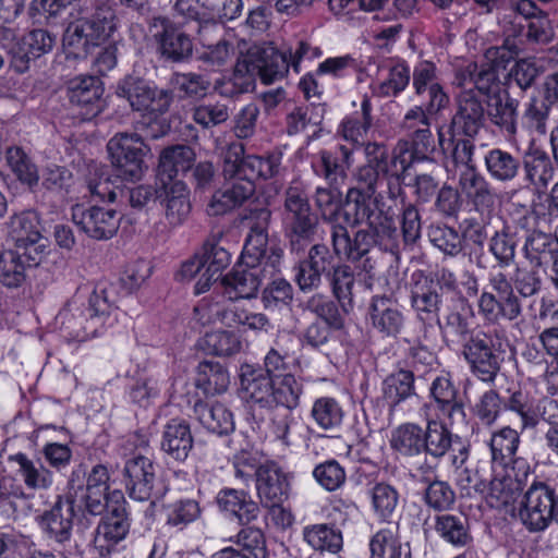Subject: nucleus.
Instances as JSON below:
<instances>
[{"label": "nucleus", "instance_id": "26", "mask_svg": "<svg viewBox=\"0 0 558 558\" xmlns=\"http://www.w3.org/2000/svg\"><path fill=\"white\" fill-rule=\"evenodd\" d=\"M372 326L386 337H397L404 325V316L398 301L387 295H374L368 306Z\"/></svg>", "mask_w": 558, "mask_h": 558}, {"label": "nucleus", "instance_id": "49", "mask_svg": "<svg viewBox=\"0 0 558 558\" xmlns=\"http://www.w3.org/2000/svg\"><path fill=\"white\" fill-rule=\"evenodd\" d=\"M8 225V234L15 246L37 244L41 234L38 217L35 211L27 210L13 215Z\"/></svg>", "mask_w": 558, "mask_h": 558}, {"label": "nucleus", "instance_id": "54", "mask_svg": "<svg viewBox=\"0 0 558 558\" xmlns=\"http://www.w3.org/2000/svg\"><path fill=\"white\" fill-rule=\"evenodd\" d=\"M311 417L322 430L337 433L342 426L344 411L335 398L320 397L313 402Z\"/></svg>", "mask_w": 558, "mask_h": 558}, {"label": "nucleus", "instance_id": "43", "mask_svg": "<svg viewBox=\"0 0 558 558\" xmlns=\"http://www.w3.org/2000/svg\"><path fill=\"white\" fill-rule=\"evenodd\" d=\"M121 498H123L121 496ZM101 518L96 532L111 544H118L123 541L130 531V520L128 517L125 500L114 501L109 510Z\"/></svg>", "mask_w": 558, "mask_h": 558}, {"label": "nucleus", "instance_id": "2", "mask_svg": "<svg viewBox=\"0 0 558 558\" xmlns=\"http://www.w3.org/2000/svg\"><path fill=\"white\" fill-rule=\"evenodd\" d=\"M379 245L386 251L395 252L399 250L400 235L392 216L384 209H378L377 217L366 229L357 230L353 238L347 234V244H344L338 254H345L350 263L354 264L369 277L378 266L379 257L383 255Z\"/></svg>", "mask_w": 558, "mask_h": 558}, {"label": "nucleus", "instance_id": "46", "mask_svg": "<svg viewBox=\"0 0 558 558\" xmlns=\"http://www.w3.org/2000/svg\"><path fill=\"white\" fill-rule=\"evenodd\" d=\"M194 159L193 149L186 145H177L163 149L158 165V174L161 182H173V179L180 172L191 169Z\"/></svg>", "mask_w": 558, "mask_h": 558}, {"label": "nucleus", "instance_id": "20", "mask_svg": "<svg viewBox=\"0 0 558 558\" xmlns=\"http://www.w3.org/2000/svg\"><path fill=\"white\" fill-rule=\"evenodd\" d=\"M337 186H318L314 193L315 206L319 211L322 220L328 225L330 233V243L338 253L347 244V234L349 232L344 225H341L342 206L339 199Z\"/></svg>", "mask_w": 558, "mask_h": 558}, {"label": "nucleus", "instance_id": "37", "mask_svg": "<svg viewBox=\"0 0 558 558\" xmlns=\"http://www.w3.org/2000/svg\"><path fill=\"white\" fill-rule=\"evenodd\" d=\"M484 162L489 177L499 183H512L519 179L522 172V159L501 148L488 150Z\"/></svg>", "mask_w": 558, "mask_h": 558}, {"label": "nucleus", "instance_id": "44", "mask_svg": "<svg viewBox=\"0 0 558 558\" xmlns=\"http://www.w3.org/2000/svg\"><path fill=\"white\" fill-rule=\"evenodd\" d=\"M332 296L338 301L342 312L349 314L353 311V289L355 286V272L351 265L340 263L326 277Z\"/></svg>", "mask_w": 558, "mask_h": 558}, {"label": "nucleus", "instance_id": "31", "mask_svg": "<svg viewBox=\"0 0 558 558\" xmlns=\"http://www.w3.org/2000/svg\"><path fill=\"white\" fill-rule=\"evenodd\" d=\"M216 501L221 511L234 517L241 524H250L259 515V505L243 489L222 488Z\"/></svg>", "mask_w": 558, "mask_h": 558}, {"label": "nucleus", "instance_id": "5", "mask_svg": "<svg viewBox=\"0 0 558 558\" xmlns=\"http://www.w3.org/2000/svg\"><path fill=\"white\" fill-rule=\"evenodd\" d=\"M284 221L290 250L301 253L314 240L319 216L313 210L305 187L292 182L284 191Z\"/></svg>", "mask_w": 558, "mask_h": 558}, {"label": "nucleus", "instance_id": "32", "mask_svg": "<svg viewBox=\"0 0 558 558\" xmlns=\"http://www.w3.org/2000/svg\"><path fill=\"white\" fill-rule=\"evenodd\" d=\"M352 161V149L340 145L335 151L322 150L313 167L315 172L323 177L330 186H338L347 179V171Z\"/></svg>", "mask_w": 558, "mask_h": 558}, {"label": "nucleus", "instance_id": "14", "mask_svg": "<svg viewBox=\"0 0 558 558\" xmlns=\"http://www.w3.org/2000/svg\"><path fill=\"white\" fill-rule=\"evenodd\" d=\"M75 504L72 495L58 496L53 506L44 512L41 523L49 541L62 548L80 549L72 539Z\"/></svg>", "mask_w": 558, "mask_h": 558}, {"label": "nucleus", "instance_id": "38", "mask_svg": "<svg viewBox=\"0 0 558 558\" xmlns=\"http://www.w3.org/2000/svg\"><path fill=\"white\" fill-rule=\"evenodd\" d=\"M193 414L207 430L219 436L234 430L233 415L222 403L197 400L193 405Z\"/></svg>", "mask_w": 558, "mask_h": 558}, {"label": "nucleus", "instance_id": "40", "mask_svg": "<svg viewBox=\"0 0 558 558\" xmlns=\"http://www.w3.org/2000/svg\"><path fill=\"white\" fill-rule=\"evenodd\" d=\"M434 527L436 533L452 546L466 547L473 541L469 518L462 512L436 515Z\"/></svg>", "mask_w": 558, "mask_h": 558}, {"label": "nucleus", "instance_id": "19", "mask_svg": "<svg viewBox=\"0 0 558 558\" xmlns=\"http://www.w3.org/2000/svg\"><path fill=\"white\" fill-rule=\"evenodd\" d=\"M155 21L162 27L154 35L161 58L172 63L190 61L194 51L192 37L168 17L158 16Z\"/></svg>", "mask_w": 558, "mask_h": 558}, {"label": "nucleus", "instance_id": "41", "mask_svg": "<svg viewBox=\"0 0 558 558\" xmlns=\"http://www.w3.org/2000/svg\"><path fill=\"white\" fill-rule=\"evenodd\" d=\"M524 255L536 268H546L558 262V240L545 232H532L524 244Z\"/></svg>", "mask_w": 558, "mask_h": 558}, {"label": "nucleus", "instance_id": "55", "mask_svg": "<svg viewBox=\"0 0 558 558\" xmlns=\"http://www.w3.org/2000/svg\"><path fill=\"white\" fill-rule=\"evenodd\" d=\"M411 142L399 141L397 148L404 150V157L409 161V169L416 161L428 160L436 150V144L430 128L416 130L411 134Z\"/></svg>", "mask_w": 558, "mask_h": 558}, {"label": "nucleus", "instance_id": "51", "mask_svg": "<svg viewBox=\"0 0 558 558\" xmlns=\"http://www.w3.org/2000/svg\"><path fill=\"white\" fill-rule=\"evenodd\" d=\"M302 307L315 314L318 320L332 330H341L344 327V313L336 299L332 300L324 293H315L302 304Z\"/></svg>", "mask_w": 558, "mask_h": 558}, {"label": "nucleus", "instance_id": "62", "mask_svg": "<svg viewBox=\"0 0 558 558\" xmlns=\"http://www.w3.org/2000/svg\"><path fill=\"white\" fill-rule=\"evenodd\" d=\"M221 235L215 234L208 238L198 253L206 271L220 276L231 263L230 252L220 244Z\"/></svg>", "mask_w": 558, "mask_h": 558}, {"label": "nucleus", "instance_id": "28", "mask_svg": "<svg viewBox=\"0 0 558 558\" xmlns=\"http://www.w3.org/2000/svg\"><path fill=\"white\" fill-rule=\"evenodd\" d=\"M519 101L507 92L488 95L485 100L486 119L505 136L512 137L517 133Z\"/></svg>", "mask_w": 558, "mask_h": 558}, {"label": "nucleus", "instance_id": "34", "mask_svg": "<svg viewBox=\"0 0 558 558\" xmlns=\"http://www.w3.org/2000/svg\"><path fill=\"white\" fill-rule=\"evenodd\" d=\"M522 170L525 181L538 191H544L554 181L555 167L548 154L539 148L530 146L522 158Z\"/></svg>", "mask_w": 558, "mask_h": 558}, {"label": "nucleus", "instance_id": "50", "mask_svg": "<svg viewBox=\"0 0 558 558\" xmlns=\"http://www.w3.org/2000/svg\"><path fill=\"white\" fill-rule=\"evenodd\" d=\"M383 392L391 409L416 396L413 371L401 368L388 375L383 384Z\"/></svg>", "mask_w": 558, "mask_h": 558}, {"label": "nucleus", "instance_id": "1", "mask_svg": "<svg viewBox=\"0 0 558 558\" xmlns=\"http://www.w3.org/2000/svg\"><path fill=\"white\" fill-rule=\"evenodd\" d=\"M290 69L288 53L272 43L254 44L241 52L231 75L215 81L214 89L222 97L235 98L255 88L256 77L272 84L286 77Z\"/></svg>", "mask_w": 558, "mask_h": 558}, {"label": "nucleus", "instance_id": "22", "mask_svg": "<svg viewBox=\"0 0 558 558\" xmlns=\"http://www.w3.org/2000/svg\"><path fill=\"white\" fill-rule=\"evenodd\" d=\"M225 184L217 190L207 204L209 216H222L241 207L255 194V183L236 177H225Z\"/></svg>", "mask_w": 558, "mask_h": 558}, {"label": "nucleus", "instance_id": "60", "mask_svg": "<svg viewBox=\"0 0 558 558\" xmlns=\"http://www.w3.org/2000/svg\"><path fill=\"white\" fill-rule=\"evenodd\" d=\"M170 83L181 97L193 99L205 97L211 85L205 75L195 72H175L171 75Z\"/></svg>", "mask_w": 558, "mask_h": 558}, {"label": "nucleus", "instance_id": "64", "mask_svg": "<svg viewBox=\"0 0 558 558\" xmlns=\"http://www.w3.org/2000/svg\"><path fill=\"white\" fill-rule=\"evenodd\" d=\"M304 539L314 549L337 553L342 546V535L327 524H316L304 530Z\"/></svg>", "mask_w": 558, "mask_h": 558}, {"label": "nucleus", "instance_id": "9", "mask_svg": "<svg viewBox=\"0 0 558 558\" xmlns=\"http://www.w3.org/2000/svg\"><path fill=\"white\" fill-rule=\"evenodd\" d=\"M111 165L123 180L138 181L147 166L144 157L149 151L138 133L116 134L107 144Z\"/></svg>", "mask_w": 558, "mask_h": 558}, {"label": "nucleus", "instance_id": "17", "mask_svg": "<svg viewBox=\"0 0 558 558\" xmlns=\"http://www.w3.org/2000/svg\"><path fill=\"white\" fill-rule=\"evenodd\" d=\"M459 445L458 453L452 456L451 462L456 468H461L469 458L470 446L462 444L458 435L452 434L449 427L440 420H428L424 429V454L433 460H440L448 452L454 451Z\"/></svg>", "mask_w": 558, "mask_h": 558}, {"label": "nucleus", "instance_id": "33", "mask_svg": "<svg viewBox=\"0 0 558 558\" xmlns=\"http://www.w3.org/2000/svg\"><path fill=\"white\" fill-rule=\"evenodd\" d=\"M223 177H239L242 180H251L255 183L256 179H260L258 156L245 155L244 144L241 142H232L227 146L223 153Z\"/></svg>", "mask_w": 558, "mask_h": 558}, {"label": "nucleus", "instance_id": "21", "mask_svg": "<svg viewBox=\"0 0 558 558\" xmlns=\"http://www.w3.org/2000/svg\"><path fill=\"white\" fill-rule=\"evenodd\" d=\"M255 485L259 502L265 508L279 509V506L289 497L290 481L288 474L272 461L262 465Z\"/></svg>", "mask_w": 558, "mask_h": 558}, {"label": "nucleus", "instance_id": "8", "mask_svg": "<svg viewBox=\"0 0 558 558\" xmlns=\"http://www.w3.org/2000/svg\"><path fill=\"white\" fill-rule=\"evenodd\" d=\"M510 278L502 271L488 277L487 290L480 295L477 306L483 318L490 323L515 320L522 314L519 295Z\"/></svg>", "mask_w": 558, "mask_h": 558}, {"label": "nucleus", "instance_id": "11", "mask_svg": "<svg viewBox=\"0 0 558 558\" xmlns=\"http://www.w3.org/2000/svg\"><path fill=\"white\" fill-rule=\"evenodd\" d=\"M554 488L544 482H534L524 493L519 518L531 533L545 531L553 523Z\"/></svg>", "mask_w": 558, "mask_h": 558}, {"label": "nucleus", "instance_id": "7", "mask_svg": "<svg viewBox=\"0 0 558 558\" xmlns=\"http://www.w3.org/2000/svg\"><path fill=\"white\" fill-rule=\"evenodd\" d=\"M270 221V209L258 205L245 208L240 216L241 226L247 230L244 253L253 260L264 258L272 270H277L283 251L277 244H269L268 229Z\"/></svg>", "mask_w": 558, "mask_h": 558}, {"label": "nucleus", "instance_id": "57", "mask_svg": "<svg viewBox=\"0 0 558 558\" xmlns=\"http://www.w3.org/2000/svg\"><path fill=\"white\" fill-rule=\"evenodd\" d=\"M229 383V374L221 364L210 361L198 364L196 386L206 395L215 396L225 392Z\"/></svg>", "mask_w": 558, "mask_h": 558}, {"label": "nucleus", "instance_id": "29", "mask_svg": "<svg viewBox=\"0 0 558 558\" xmlns=\"http://www.w3.org/2000/svg\"><path fill=\"white\" fill-rule=\"evenodd\" d=\"M436 66L433 62L422 61L413 71V86L417 95L427 93V111L438 113L449 105V97L435 82Z\"/></svg>", "mask_w": 558, "mask_h": 558}, {"label": "nucleus", "instance_id": "24", "mask_svg": "<svg viewBox=\"0 0 558 558\" xmlns=\"http://www.w3.org/2000/svg\"><path fill=\"white\" fill-rule=\"evenodd\" d=\"M102 95L104 85L97 76H77L70 82V101L81 109L84 120H90L104 110Z\"/></svg>", "mask_w": 558, "mask_h": 558}, {"label": "nucleus", "instance_id": "39", "mask_svg": "<svg viewBox=\"0 0 558 558\" xmlns=\"http://www.w3.org/2000/svg\"><path fill=\"white\" fill-rule=\"evenodd\" d=\"M459 184L477 210L494 207L496 195L490 183L475 168L464 169L460 174Z\"/></svg>", "mask_w": 558, "mask_h": 558}, {"label": "nucleus", "instance_id": "47", "mask_svg": "<svg viewBox=\"0 0 558 558\" xmlns=\"http://www.w3.org/2000/svg\"><path fill=\"white\" fill-rule=\"evenodd\" d=\"M390 446L401 457H418L424 453V429L415 423L401 424L393 429Z\"/></svg>", "mask_w": 558, "mask_h": 558}, {"label": "nucleus", "instance_id": "56", "mask_svg": "<svg viewBox=\"0 0 558 558\" xmlns=\"http://www.w3.org/2000/svg\"><path fill=\"white\" fill-rule=\"evenodd\" d=\"M232 109L222 101H206L192 107V120L203 130H213L218 128L231 118Z\"/></svg>", "mask_w": 558, "mask_h": 558}, {"label": "nucleus", "instance_id": "52", "mask_svg": "<svg viewBox=\"0 0 558 558\" xmlns=\"http://www.w3.org/2000/svg\"><path fill=\"white\" fill-rule=\"evenodd\" d=\"M371 558H411L408 543L402 544L396 527L379 530L371 539Z\"/></svg>", "mask_w": 558, "mask_h": 558}, {"label": "nucleus", "instance_id": "15", "mask_svg": "<svg viewBox=\"0 0 558 558\" xmlns=\"http://www.w3.org/2000/svg\"><path fill=\"white\" fill-rule=\"evenodd\" d=\"M122 473L130 498L154 504L159 494L156 489V466L151 459L143 454L133 456L125 461Z\"/></svg>", "mask_w": 558, "mask_h": 558}, {"label": "nucleus", "instance_id": "58", "mask_svg": "<svg viewBox=\"0 0 558 558\" xmlns=\"http://www.w3.org/2000/svg\"><path fill=\"white\" fill-rule=\"evenodd\" d=\"M279 381L274 380V393L271 396V410L283 408L291 411L299 405L302 395V385L292 374H284L278 377Z\"/></svg>", "mask_w": 558, "mask_h": 558}, {"label": "nucleus", "instance_id": "3", "mask_svg": "<svg viewBox=\"0 0 558 558\" xmlns=\"http://www.w3.org/2000/svg\"><path fill=\"white\" fill-rule=\"evenodd\" d=\"M116 302L114 289L98 283L88 298L87 306L75 298L59 312L56 319L65 337L86 341L98 333L104 318L116 308Z\"/></svg>", "mask_w": 558, "mask_h": 558}, {"label": "nucleus", "instance_id": "30", "mask_svg": "<svg viewBox=\"0 0 558 558\" xmlns=\"http://www.w3.org/2000/svg\"><path fill=\"white\" fill-rule=\"evenodd\" d=\"M430 396L435 401L439 418H445L450 424L464 418V405L458 399V390L448 377L438 376L433 380Z\"/></svg>", "mask_w": 558, "mask_h": 558}, {"label": "nucleus", "instance_id": "59", "mask_svg": "<svg viewBox=\"0 0 558 558\" xmlns=\"http://www.w3.org/2000/svg\"><path fill=\"white\" fill-rule=\"evenodd\" d=\"M388 75L376 89L380 97H396L403 92L410 83V68L405 61H391L386 65Z\"/></svg>", "mask_w": 558, "mask_h": 558}, {"label": "nucleus", "instance_id": "36", "mask_svg": "<svg viewBox=\"0 0 558 558\" xmlns=\"http://www.w3.org/2000/svg\"><path fill=\"white\" fill-rule=\"evenodd\" d=\"M161 450L171 459L183 462L193 448V436L189 423L173 418L162 433Z\"/></svg>", "mask_w": 558, "mask_h": 558}, {"label": "nucleus", "instance_id": "45", "mask_svg": "<svg viewBox=\"0 0 558 558\" xmlns=\"http://www.w3.org/2000/svg\"><path fill=\"white\" fill-rule=\"evenodd\" d=\"M162 196L166 203V217L170 225H181L191 213L189 190L182 181L163 182Z\"/></svg>", "mask_w": 558, "mask_h": 558}, {"label": "nucleus", "instance_id": "4", "mask_svg": "<svg viewBox=\"0 0 558 558\" xmlns=\"http://www.w3.org/2000/svg\"><path fill=\"white\" fill-rule=\"evenodd\" d=\"M118 24L116 10L106 1L99 2L90 15L70 20L62 37L66 58L86 59L113 36Z\"/></svg>", "mask_w": 558, "mask_h": 558}, {"label": "nucleus", "instance_id": "18", "mask_svg": "<svg viewBox=\"0 0 558 558\" xmlns=\"http://www.w3.org/2000/svg\"><path fill=\"white\" fill-rule=\"evenodd\" d=\"M122 215L114 208L92 205H76L72 209V220L89 238L98 241L111 239L120 227Z\"/></svg>", "mask_w": 558, "mask_h": 558}, {"label": "nucleus", "instance_id": "6", "mask_svg": "<svg viewBox=\"0 0 558 558\" xmlns=\"http://www.w3.org/2000/svg\"><path fill=\"white\" fill-rule=\"evenodd\" d=\"M505 335L497 330H478L461 349V354L468 363L471 373L481 381L493 384L505 361Z\"/></svg>", "mask_w": 558, "mask_h": 558}, {"label": "nucleus", "instance_id": "27", "mask_svg": "<svg viewBox=\"0 0 558 558\" xmlns=\"http://www.w3.org/2000/svg\"><path fill=\"white\" fill-rule=\"evenodd\" d=\"M380 195L364 192L361 187H351L347 193V208H342L341 225L347 228L356 227L363 222L367 227L373 222V218L377 217Z\"/></svg>", "mask_w": 558, "mask_h": 558}, {"label": "nucleus", "instance_id": "10", "mask_svg": "<svg viewBox=\"0 0 558 558\" xmlns=\"http://www.w3.org/2000/svg\"><path fill=\"white\" fill-rule=\"evenodd\" d=\"M331 251L326 244L317 243L310 247L307 256L300 260L295 281L302 292H310L317 290L323 283V276L325 278L344 258L350 262L345 254L336 253L335 247L331 245Z\"/></svg>", "mask_w": 558, "mask_h": 558}, {"label": "nucleus", "instance_id": "25", "mask_svg": "<svg viewBox=\"0 0 558 558\" xmlns=\"http://www.w3.org/2000/svg\"><path fill=\"white\" fill-rule=\"evenodd\" d=\"M56 45V35L44 28H34L27 32L12 49L11 64L13 69L23 73L35 60L52 50Z\"/></svg>", "mask_w": 558, "mask_h": 558}, {"label": "nucleus", "instance_id": "16", "mask_svg": "<svg viewBox=\"0 0 558 558\" xmlns=\"http://www.w3.org/2000/svg\"><path fill=\"white\" fill-rule=\"evenodd\" d=\"M274 379L260 367L243 365L240 385L243 399L248 403L255 420L264 421V410H271Z\"/></svg>", "mask_w": 558, "mask_h": 558}, {"label": "nucleus", "instance_id": "48", "mask_svg": "<svg viewBox=\"0 0 558 558\" xmlns=\"http://www.w3.org/2000/svg\"><path fill=\"white\" fill-rule=\"evenodd\" d=\"M520 445V433L510 427L494 432L489 441L492 462L500 466H508L515 460V454Z\"/></svg>", "mask_w": 558, "mask_h": 558}, {"label": "nucleus", "instance_id": "63", "mask_svg": "<svg viewBox=\"0 0 558 558\" xmlns=\"http://www.w3.org/2000/svg\"><path fill=\"white\" fill-rule=\"evenodd\" d=\"M7 161L12 172L23 184H26L31 189L38 184L39 175L37 167L22 148H8Z\"/></svg>", "mask_w": 558, "mask_h": 558}, {"label": "nucleus", "instance_id": "23", "mask_svg": "<svg viewBox=\"0 0 558 558\" xmlns=\"http://www.w3.org/2000/svg\"><path fill=\"white\" fill-rule=\"evenodd\" d=\"M466 300L463 296L451 298L442 308L440 318L437 319L439 329L445 338H451L454 343H460L461 349L469 342L481 328H472L470 319L463 314Z\"/></svg>", "mask_w": 558, "mask_h": 558}, {"label": "nucleus", "instance_id": "35", "mask_svg": "<svg viewBox=\"0 0 558 558\" xmlns=\"http://www.w3.org/2000/svg\"><path fill=\"white\" fill-rule=\"evenodd\" d=\"M364 154L366 158V165L376 170L381 177H387L388 174L396 175L398 169L409 170V161L404 157V150L393 147L391 151H389L388 147L385 144L368 142L364 146Z\"/></svg>", "mask_w": 558, "mask_h": 558}, {"label": "nucleus", "instance_id": "12", "mask_svg": "<svg viewBox=\"0 0 558 558\" xmlns=\"http://www.w3.org/2000/svg\"><path fill=\"white\" fill-rule=\"evenodd\" d=\"M485 100L474 88L461 90L454 98V113L449 131L451 137H475L485 126Z\"/></svg>", "mask_w": 558, "mask_h": 558}, {"label": "nucleus", "instance_id": "13", "mask_svg": "<svg viewBox=\"0 0 558 558\" xmlns=\"http://www.w3.org/2000/svg\"><path fill=\"white\" fill-rule=\"evenodd\" d=\"M274 271L264 258L253 260L244 253L243 264L222 278V293L230 301L255 298L266 272Z\"/></svg>", "mask_w": 558, "mask_h": 558}, {"label": "nucleus", "instance_id": "53", "mask_svg": "<svg viewBox=\"0 0 558 558\" xmlns=\"http://www.w3.org/2000/svg\"><path fill=\"white\" fill-rule=\"evenodd\" d=\"M10 460L16 463V473L27 488L41 490L48 489L52 485V474L40 461H34L24 453H16Z\"/></svg>", "mask_w": 558, "mask_h": 558}, {"label": "nucleus", "instance_id": "42", "mask_svg": "<svg viewBox=\"0 0 558 558\" xmlns=\"http://www.w3.org/2000/svg\"><path fill=\"white\" fill-rule=\"evenodd\" d=\"M450 300H444L435 290L432 282H416L411 290V305L420 320L438 319L441 316L442 308Z\"/></svg>", "mask_w": 558, "mask_h": 558}, {"label": "nucleus", "instance_id": "61", "mask_svg": "<svg viewBox=\"0 0 558 558\" xmlns=\"http://www.w3.org/2000/svg\"><path fill=\"white\" fill-rule=\"evenodd\" d=\"M222 322L229 327H243L253 331H268L270 322L263 313H254L240 306H232L222 312Z\"/></svg>", "mask_w": 558, "mask_h": 558}]
</instances>
